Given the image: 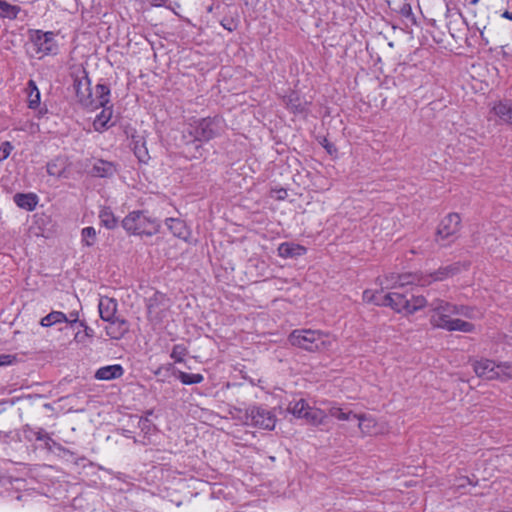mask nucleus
<instances>
[{"mask_svg": "<svg viewBox=\"0 0 512 512\" xmlns=\"http://www.w3.org/2000/svg\"><path fill=\"white\" fill-rule=\"evenodd\" d=\"M289 341L293 346L300 347L310 352L329 349L335 341L330 335L317 330H294Z\"/></svg>", "mask_w": 512, "mask_h": 512, "instance_id": "1", "label": "nucleus"}, {"mask_svg": "<svg viewBox=\"0 0 512 512\" xmlns=\"http://www.w3.org/2000/svg\"><path fill=\"white\" fill-rule=\"evenodd\" d=\"M123 228L135 235H153L159 230V223L146 216L142 211L128 214L122 221Z\"/></svg>", "mask_w": 512, "mask_h": 512, "instance_id": "2", "label": "nucleus"}, {"mask_svg": "<svg viewBox=\"0 0 512 512\" xmlns=\"http://www.w3.org/2000/svg\"><path fill=\"white\" fill-rule=\"evenodd\" d=\"M73 89L78 102L86 108L93 107L95 100L92 98L91 83L88 74L83 67H76L71 73Z\"/></svg>", "mask_w": 512, "mask_h": 512, "instance_id": "3", "label": "nucleus"}, {"mask_svg": "<svg viewBox=\"0 0 512 512\" xmlns=\"http://www.w3.org/2000/svg\"><path fill=\"white\" fill-rule=\"evenodd\" d=\"M429 306L433 313L430 317V323L436 328H440V323H445L453 315H467L464 312L465 307H458L441 299L433 300Z\"/></svg>", "mask_w": 512, "mask_h": 512, "instance_id": "4", "label": "nucleus"}, {"mask_svg": "<svg viewBox=\"0 0 512 512\" xmlns=\"http://www.w3.org/2000/svg\"><path fill=\"white\" fill-rule=\"evenodd\" d=\"M225 130L224 121L220 117L201 119L195 127V137L199 141H209L220 136Z\"/></svg>", "mask_w": 512, "mask_h": 512, "instance_id": "5", "label": "nucleus"}, {"mask_svg": "<svg viewBox=\"0 0 512 512\" xmlns=\"http://www.w3.org/2000/svg\"><path fill=\"white\" fill-rule=\"evenodd\" d=\"M461 228V218L457 213H450L445 216L438 225L436 241L448 240L453 242Z\"/></svg>", "mask_w": 512, "mask_h": 512, "instance_id": "6", "label": "nucleus"}, {"mask_svg": "<svg viewBox=\"0 0 512 512\" xmlns=\"http://www.w3.org/2000/svg\"><path fill=\"white\" fill-rule=\"evenodd\" d=\"M246 419L251 425L268 430H272L276 423L275 415L261 407L250 408L246 413Z\"/></svg>", "mask_w": 512, "mask_h": 512, "instance_id": "7", "label": "nucleus"}, {"mask_svg": "<svg viewBox=\"0 0 512 512\" xmlns=\"http://www.w3.org/2000/svg\"><path fill=\"white\" fill-rule=\"evenodd\" d=\"M31 40L37 48V52H41L44 55L55 53L57 50V44L54 39L53 32H42L41 30H35L31 34Z\"/></svg>", "mask_w": 512, "mask_h": 512, "instance_id": "8", "label": "nucleus"}, {"mask_svg": "<svg viewBox=\"0 0 512 512\" xmlns=\"http://www.w3.org/2000/svg\"><path fill=\"white\" fill-rule=\"evenodd\" d=\"M383 306L391 307L396 312L405 311L408 314V297L400 293H388L382 297Z\"/></svg>", "mask_w": 512, "mask_h": 512, "instance_id": "9", "label": "nucleus"}, {"mask_svg": "<svg viewBox=\"0 0 512 512\" xmlns=\"http://www.w3.org/2000/svg\"><path fill=\"white\" fill-rule=\"evenodd\" d=\"M497 364L489 359H482L473 363L474 372L478 377L494 380L499 377L496 373Z\"/></svg>", "mask_w": 512, "mask_h": 512, "instance_id": "10", "label": "nucleus"}, {"mask_svg": "<svg viewBox=\"0 0 512 512\" xmlns=\"http://www.w3.org/2000/svg\"><path fill=\"white\" fill-rule=\"evenodd\" d=\"M461 267L462 266L459 262L450 264L445 267H440L435 272L425 275L426 284H430L434 281H443L449 277H452L461 271Z\"/></svg>", "mask_w": 512, "mask_h": 512, "instance_id": "11", "label": "nucleus"}, {"mask_svg": "<svg viewBox=\"0 0 512 512\" xmlns=\"http://www.w3.org/2000/svg\"><path fill=\"white\" fill-rule=\"evenodd\" d=\"M98 308L102 320L108 322L116 317L117 302L113 298L102 297L99 301Z\"/></svg>", "mask_w": 512, "mask_h": 512, "instance_id": "12", "label": "nucleus"}, {"mask_svg": "<svg viewBox=\"0 0 512 512\" xmlns=\"http://www.w3.org/2000/svg\"><path fill=\"white\" fill-rule=\"evenodd\" d=\"M108 322L110 324L106 327V333L113 339H120L129 331V325L125 319L115 317Z\"/></svg>", "mask_w": 512, "mask_h": 512, "instance_id": "13", "label": "nucleus"}, {"mask_svg": "<svg viewBox=\"0 0 512 512\" xmlns=\"http://www.w3.org/2000/svg\"><path fill=\"white\" fill-rule=\"evenodd\" d=\"M124 369L119 364L104 366L99 368L95 373V378L98 380H113L121 377Z\"/></svg>", "mask_w": 512, "mask_h": 512, "instance_id": "14", "label": "nucleus"}, {"mask_svg": "<svg viewBox=\"0 0 512 512\" xmlns=\"http://www.w3.org/2000/svg\"><path fill=\"white\" fill-rule=\"evenodd\" d=\"M493 112L502 122L512 126V101H500L493 106Z\"/></svg>", "mask_w": 512, "mask_h": 512, "instance_id": "15", "label": "nucleus"}, {"mask_svg": "<svg viewBox=\"0 0 512 512\" xmlns=\"http://www.w3.org/2000/svg\"><path fill=\"white\" fill-rule=\"evenodd\" d=\"M440 328L445 329L447 331H461L469 333L474 330V325L470 322L461 319L450 318L445 323H440Z\"/></svg>", "mask_w": 512, "mask_h": 512, "instance_id": "16", "label": "nucleus"}, {"mask_svg": "<svg viewBox=\"0 0 512 512\" xmlns=\"http://www.w3.org/2000/svg\"><path fill=\"white\" fill-rule=\"evenodd\" d=\"M306 249L303 246L293 243H282L278 247V254L283 258H292L305 254Z\"/></svg>", "mask_w": 512, "mask_h": 512, "instance_id": "17", "label": "nucleus"}, {"mask_svg": "<svg viewBox=\"0 0 512 512\" xmlns=\"http://www.w3.org/2000/svg\"><path fill=\"white\" fill-rule=\"evenodd\" d=\"M14 201L20 208L32 211L36 207L38 199L33 193H17L14 195Z\"/></svg>", "mask_w": 512, "mask_h": 512, "instance_id": "18", "label": "nucleus"}, {"mask_svg": "<svg viewBox=\"0 0 512 512\" xmlns=\"http://www.w3.org/2000/svg\"><path fill=\"white\" fill-rule=\"evenodd\" d=\"M166 225L176 237L185 239L188 235L186 224L178 218L166 219Z\"/></svg>", "mask_w": 512, "mask_h": 512, "instance_id": "19", "label": "nucleus"}, {"mask_svg": "<svg viewBox=\"0 0 512 512\" xmlns=\"http://www.w3.org/2000/svg\"><path fill=\"white\" fill-rule=\"evenodd\" d=\"M397 280L399 281V286L409 285V284H419L426 285L425 275L422 273H407L400 274L397 276Z\"/></svg>", "mask_w": 512, "mask_h": 512, "instance_id": "20", "label": "nucleus"}, {"mask_svg": "<svg viewBox=\"0 0 512 512\" xmlns=\"http://www.w3.org/2000/svg\"><path fill=\"white\" fill-rule=\"evenodd\" d=\"M326 418L327 416L324 413V411L311 407H309L308 410L305 412L304 417V419H306L308 423L315 426L325 424Z\"/></svg>", "mask_w": 512, "mask_h": 512, "instance_id": "21", "label": "nucleus"}, {"mask_svg": "<svg viewBox=\"0 0 512 512\" xmlns=\"http://www.w3.org/2000/svg\"><path fill=\"white\" fill-rule=\"evenodd\" d=\"M68 321V317L61 311H52L40 321V325L43 327H50L57 323Z\"/></svg>", "mask_w": 512, "mask_h": 512, "instance_id": "22", "label": "nucleus"}, {"mask_svg": "<svg viewBox=\"0 0 512 512\" xmlns=\"http://www.w3.org/2000/svg\"><path fill=\"white\" fill-rule=\"evenodd\" d=\"M308 408L309 406L306 401L304 399H299L289 402L287 410L298 418H304L305 412L308 410Z\"/></svg>", "mask_w": 512, "mask_h": 512, "instance_id": "23", "label": "nucleus"}, {"mask_svg": "<svg viewBox=\"0 0 512 512\" xmlns=\"http://www.w3.org/2000/svg\"><path fill=\"white\" fill-rule=\"evenodd\" d=\"M99 219L101 224L107 229H113L117 226V219L109 208L101 209Z\"/></svg>", "mask_w": 512, "mask_h": 512, "instance_id": "24", "label": "nucleus"}, {"mask_svg": "<svg viewBox=\"0 0 512 512\" xmlns=\"http://www.w3.org/2000/svg\"><path fill=\"white\" fill-rule=\"evenodd\" d=\"M353 419L358 420V427L363 433H371L376 424L374 419L365 414L353 415Z\"/></svg>", "mask_w": 512, "mask_h": 512, "instance_id": "25", "label": "nucleus"}, {"mask_svg": "<svg viewBox=\"0 0 512 512\" xmlns=\"http://www.w3.org/2000/svg\"><path fill=\"white\" fill-rule=\"evenodd\" d=\"M112 111L110 109H103L102 112L96 116L93 126L96 131H100L107 127V123L110 120Z\"/></svg>", "mask_w": 512, "mask_h": 512, "instance_id": "26", "label": "nucleus"}, {"mask_svg": "<svg viewBox=\"0 0 512 512\" xmlns=\"http://www.w3.org/2000/svg\"><path fill=\"white\" fill-rule=\"evenodd\" d=\"M133 150L135 156L142 163H146L149 160L148 150L146 148L145 142L141 140H135L133 142Z\"/></svg>", "mask_w": 512, "mask_h": 512, "instance_id": "27", "label": "nucleus"}, {"mask_svg": "<svg viewBox=\"0 0 512 512\" xmlns=\"http://www.w3.org/2000/svg\"><path fill=\"white\" fill-rule=\"evenodd\" d=\"M20 12V7L11 5L5 1L0 2V15L10 19H15Z\"/></svg>", "mask_w": 512, "mask_h": 512, "instance_id": "28", "label": "nucleus"}, {"mask_svg": "<svg viewBox=\"0 0 512 512\" xmlns=\"http://www.w3.org/2000/svg\"><path fill=\"white\" fill-rule=\"evenodd\" d=\"M96 93L98 95V100L97 103L93 105V107H105V105L109 102V88L106 85L98 84L96 86Z\"/></svg>", "mask_w": 512, "mask_h": 512, "instance_id": "29", "label": "nucleus"}, {"mask_svg": "<svg viewBox=\"0 0 512 512\" xmlns=\"http://www.w3.org/2000/svg\"><path fill=\"white\" fill-rule=\"evenodd\" d=\"M113 167L111 163L105 161H98L93 166V173L99 177H105L112 173Z\"/></svg>", "mask_w": 512, "mask_h": 512, "instance_id": "30", "label": "nucleus"}, {"mask_svg": "<svg viewBox=\"0 0 512 512\" xmlns=\"http://www.w3.org/2000/svg\"><path fill=\"white\" fill-rule=\"evenodd\" d=\"M409 306H408V314H413L417 310L426 306L427 301L423 296H414L411 295L408 298Z\"/></svg>", "mask_w": 512, "mask_h": 512, "instance_id": "31", "label": "nucleus"}, {"mask_svg": "<svg viewBox=\"0 0 512 512\" xmlns=\"http://www.w3.org/2000/svg\"><path fill=\"white\" fill-rule=\"evenodd\" d=\"M177 377L185 385L198 384L204 379L201 374H189L183 371H178Z\"/></svg>", "mask_w": 512, "mask_h": 512, "instance_id": "32", "label": "nucleus"}, {"mask_svg": "<svg viewBox=\"0 0 512 512\" xmlns=\"http://www.w3.org/2000/svg\"><path fill=\"white\" fill-rule=\"evenodd\" d=\"M496 373L499 374V377L497 379L507 380L512 378V362L498 363Z\"/></svg>", "mask_w": 512, "mask_h": 512, "instance_id": "33", "label": "nucleus"}, {"mask_svg": "<svg viewBox=\"0 0 512 512\" xmlns=\"http://www.w3.org/2000/svg\"><path fill=\"white\" fill-rule=\"evenodd\" d=\"M329 414L332 417H335L341 421H349V420L353 419V415H356L355 413H353L350 410L344 411L342 408L336 407V406H333L329 409Z\"/></svg>", "mask_w": 512, "mask_h": 512, "instance_id": "34", "label": "nucleus"}, {"mask_svg": "<svg viewBox=\"0 0 512 512\" xmlns=\"http://www.w3.org/2000/svg\"><path fill=\"white\" fill-rule=\"evenodd\" d=\"M29 87L31 88L29 93V107L34 109L40 104V92L36 87L35 82L32 80L29 81Z\"/></svg>", "mask_w": 512, "mask_h": 512, "instance_id": "35", "label": "nucleus"}, {"mask_svg": "<svg viewBox=\"0 0 512 512\" xmlns=\"http://www.w3.org/2000/svg\"><path fill=\"white\" fill-rule=\"evenodd\" d=\"M285 102L287 106L294 112H302L304 107L297 94L292 93L286 97Z\"/></svg>", "mask_w": 512, "mask_h": 512, "instance_id": "36", "label": "nucleus"}, {"mask_svg": "<svg viewBox=\"0 0 512 512\" xmlns=\"http://www.w3.org/2000/svg\"><path fill=\"white\" fill-rule=\"evenodd\" d=\"M382 295L378 291L365 290L363 292V300L367 303H374L378 306H383Z\"/></svg>", "mask_w": 512, "mask_h": 512, "instance_id": "37", "label": "nucleus"}, {"mask_svg": "<svg viewBox=\"0 0 512 512\" xmlns=\"http://www.w3.org/2000/svg\"><path fill=\"white\" fill-rule=\"evenodd\" d=\"M82 240L88 247L94 245L96 240V230L93 227H86L82 230Z\"/></svg>", "mask_w": 512, "mask_h": 512, "instance_id": "38", "label": "nucleus"}, {"mask_svg": "<svg viewBox=\"0 0 512 512\" xmlns=\"http://www.w3.org/2000/svg\"><path fill=\"white\" fill-rule=\"evenodd\" d=\"M187 349L183 345H175L171 352V358L175 360V362H182L183 357L186 355Z\"/></svg>", "mask_w": 512, "mask_h": 512, "instance_id": "39", "label": "nucleus"}, {"mask_svg": "<svg viewBox=\"0 0 512 512\" xmlns=\"http://www.w3.org/2000/svg\"><path fill=\"white\" fill-rule=\"evenodd\" d=\"M58 161H52L47 164V173L51 176H61L64 167L63 164H58Z\"/></svg>", "mask_w": 512, "mask_h": 512, "instance_id": "40", "label": "nucleus"}, {"mask_svg": "<svg viewBox=\"0 0 512 512\" xmlns=\"http://www.w3.org/2000/svg\"><path fill=\"white\" fill-rule=\"evenodd\" d=\"M12 150L13 146L10 142H3L0 146V162L7 159Z\"/></svg>", "mask_w": 512, "mask_h": 512, "instance_id": "41", "label": "nucleus"}, {"mask_svg": "<svg viewBox=\"0 0 512 512\" xmlns=\"http://www.w3.org/2000/svg\"><path fill=\"white\" fill-rule=\"evenodd\" d=\"M221 25L223 26V28H225L226 30H228L230 32L236 30V28H237V23L232 18H224L221 21Z\"/></svg>", "mask_w": 512, "mask_h": 512, "instance_id": "42", "label": "nucleus"}, {"mask_svg": "<svg viewBox=\"0 0 512 512\" xmlns=\"http://www.w3.org/2000/svg\"><path fill=\"white\" fill-rule=\"evenodd\" d=\"M398 275L399 274L390 273L389 275L385 276L386 282L381 281L380 284L381 285L386 284V288H389V283H391L392 285H396V284L399 285V281L397 280Z\"/></svg>", "mask_w": 512, "mask_h": 512, "instance_id": "43", "label": "nucleus"}, {"mask_svg": "<svg viewBox=\"0 0 512 512\" xmlns=\"http://www.w3.org/2000/svg\"><path fill=\"white\" fill-rule=\"evenodd\" d=\"M400 14L403 17L411 18L413 16L411 5L408 3H404L400 8Z\"/></svg>", "mask_w": 512, "mask_h": 512, "instance_id": "44", "label": "nucleus"}, {"mask_svg": "<svg viewBox=\"0 0 512 512\" xmlns=\"http://www.w3.org/2000/svg\"><path fill=\"white\" fill-rule=\"evenodd\" d=\"M36 439L39 441H50V436L43 430L36 432Z\"/></svg>", "mask_w": 512, "mask_h": 512, "instance_id": "45", "label": "nucleus"}, {"mask_svg": "<svg viewBox=\"0 0 512 512\" xmlns=\"http://www.w3.org/2000/svg\"><path fill=\"white\" fill-rule=\"evenodd\" d=\"M66 322L70 323L71 325H73L74 323H77L78 322V313L71 312L69 315L68 321H66Z\"/></svg>", "mask_w": 512, "mask_h": 512, "instance_id": "46", "label": "nucleus"}, {"mask_svg": "<svg viewBox=\"0 0 512 512\" xmlns=\"http://www.w3.org/2000/svg\"><path fill=\"white\" fill-rule=\"evenodd\" d=\"M80 325L84 327L85 335L88 337H92L93 330L90 327H88L84 322H80Z\"/></svg>", "mask_w": 512, "mask_h": 512, "instance_id": "47", "label": "nucleus"}, {"mask_svg": "<svg viewBox=\"0 0 512 512\" xmlns=\"http://www.w3.org/2000/svg\"><path fill=\"white\" fill-rule=\"evenodd\" d=\"M153 306H155V303H153V299L151 298V299L149 300L148 305H147V309H148V312H149V313H152V311H153Z\"/></svg>", "mask_w": 512, "mask_h": 512, "instance_id": "48", "label": "nucleus"}, {"mask_svg": "<svg viewBox=\"0 0 512 512\" xmlns=\"http://www.w3.org/2000/svg\"><path fill=\"white\" fill-rule=\"evenodd\" d=\"M167 0H152L154 6H162Z\"/></svg>", "mask_w": 512, "mask_h": 512, "instance_id": "49", "label": "nucleus"}, {"mask_svg": "<svg viewBox=\"0 0 512 512\" xmlns=\"http://www.w3.org/2000/svg\"><path fill=\"white\" fill-rule=\"evenodd\" d=\"M502 17H504V18H506V19H509V20H512V12L505 11V12L502 14Z\"/></svg>", "mask_w": 512, "mask_h": 512, "instance_id": "50", "label": "nucleus"}, {"mask_svg": "<svg viewBox=\"0 0 512 512\" xmlns=\"http://www.w3.org/2000/svg\"><path fill=\"white\" fill-rule=\"evenodd\" d=\"M7 358H9V356H7V355L1 356V357H0V364H4V363H6V361H5V360H6Z\"/></svg>", "mask_w": 512, "mask_h": 512, "instance_id": "51", "label": "nucleus"}, {"mask_svg": "<svg viewBox=\"0 0 512 512\" xmlns=\"http://www.w3.org/2000/svg\"><path fill=\"white\" fill-rule=\"evenodd\" d=\"M480 35H481L482 40L485 42V44H488V39H486V37L484 36L483 31L480 32Z\"/></svg>", "mask_w": 512, "mask_h": 512, "instance_id": "52", "label": "nucleus"}, {"mask_svg": "<svg viewBox=\"0 0 512 512\" xmlns=\"http://www.w3.org/2000/svg\"><path fill=\"white\" fill-rule=\"evenodd\" d=\"M44 408L49 409V410L53 409V407H52V405L50 403L44 404Z\"/></svg>", "mask_w": 512, "mask_h": 512, "instance_id": "53", "label": "nucleus"}, {"mask_svg": "<svg viewBox=\"0 0 512 512\" xmlns=\"http://www.w3.org/2000/svg\"><path fill=\"white\" fill-rule=\"evenodd\" d=\"M479 2V0H471L470 3L473 5H476Z\"/></svg>", "mask_w": 512, "mask_h": 512, "instance_id": "54", "label": "nucleus"}, {"mask_svg": "<svg viewBox=\"0 0 512 512\" xmlns=\"http://www.w3.org/2000/svg\"><path fill=\"white\" fill-rule=\"evenodd\" d=\"M75 339H76V340H78V341H80V340H79V333H77V334L75 335Z\"/></svg>", "mask_w": 512, "mask_h": 512, "instance_id": "55", "label": "nucleus"}]
</instances>
